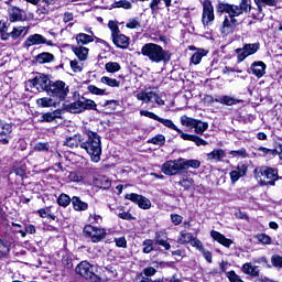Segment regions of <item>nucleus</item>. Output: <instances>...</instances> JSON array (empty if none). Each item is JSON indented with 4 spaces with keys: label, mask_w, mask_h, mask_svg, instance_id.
<instances>
[{
    "label": "nucleus",
    "mask_w": 282,
    "mask_h": 282,
    "mask_svg": "<svg viewBox=\"0 0 282 282\" xmlns=\"http://www.w3.org/2000/svg\"><path fill=\"white\" fill-rule=\"evenodd\" d=\"M217 12L226 13L223 24L220 26V33L223 36H228V34H232L235 30H237L238 25L241 24V20L239 17L243 14V11H240L239 8L235 7V4H230L227 2H220L217 6Z\"/></svg>",
    "instance_id": "f257e3e1"
},
{
    "label": "nucleus",
    "mask_w": 282,
    "mask_h": 282,
    "mask_svg": "<svg viewBox=\"0 0 282 282\" xmlns=\"http://www.w3.org/2000/svg\"><path fill=\"white\" fill-rule=\"evenodd\" d=\"M84 142L80 144V149H84L86 153L90 156L91 162H100V155H102V141L100 140L99 134L91 130H85Z\"/></svg>",
    "instance_id": "f03ea898"
},
{
    "label": "nucleus",
    "mask_w": 282,
    "mask_h": 282,
    "mask_svg": "<svg viewBox=\"0 0 282 282\" xmlns=\"http://www.w3.org/2000/svg\"><path fill=\"white\" fill-rule=\"evenodd\" d=\"M141 54L147 56L151 63H169L171 53L155 43H147L141 48Z\"/></svg>",
    "instance_id": "7ed1b4c3"
},
{
    "label": "nucleus",
    "mask_w": 282,
    "mask_h": 282,
    "mask_svg": "<svg viewBox=\"0 0 282 282\" xmlns=\"http://www.w3.org/2000/svg\"><path fill=\"white\" fill-rule=\"evenodd\" d=\"M254 176L262 186H268V184L274 186V183L276 180H279V170L268 166H260L254 170Z\"/></svg>",
    "instance_id": "20e7f679"
},
{
    "label": "nucleus",
    "mask_w": 282,
    "mask_h": 282,
    "mask_svg": "<svg viewBox=\"0 0 282 282\" xmlns=\"http://www.w3.org/2000/svg\"><path fill=\"white\" fill-rule=\"evenodd\" d=\"M46 94L54 98H58V100H65V98H67V94H69V86H67L63 80L51 82Z\"/></svg>",
    "instance_id": "39448f33"
},
{
    "label": "nucleus",
    "mask_w": 282,
    "mask_h": 282,
    "mask_svg": "<svg viewBox=\"0 0 282 282\" xmlns=\"http://www.w3.org/2000/svg\"><path fill=\"white\" fill-rule=\"evenodd\" d=\"M181 124L183 127H189L191 129H194L197 135H204V131L208 130V122L191 118L186 115L181 117Z\"/></svg>",
    "instance_id": "423d86ee"
},
{
    "label": "nucleus",
    "mask_w": 282,
    "mask_h": 282,
    "mask_svg": "<svg viewBox=\"0 0 282 282\" xmlns=\"http://www.w3.org/2000/svg\"><path fill=\"white\" fill-rule=\"evenodd\" d=\"M161 171L164 175H169L170 177L173 175H180L182 173V159L177 160H169L161 165Z\"/></svg>",
    "instance_id": "0eeeda50"
},
{
    "label": "nucleus",
    "mask_w": 282,
    "mask_h": 282,
    "mask_svg": "<svg viewBox=\"0 0 282 282\" xmlns=\"http://www.w3.org/2000/svg\"><path fill=\"white\" fill-rule=\"evenodd\" d=\"M261 44L259 42L252 44H245L242 48H236L237 61L238 63H243L248 56H252V54H257Z\"/></svg>",
    "instance_id": "6e6552de"
},
{
    "label": "nucleus",
    "mask_w": 282,
    "mask_h": 282,
    "mask_svg": "<svg viewBox=\"0 0 282 282\" xmlns=\"http://www.w3.org/2000/svg\"><path fill=\"white\" fill-rule=\"evenodd\" d=\"M137 100H140L141 102H145V105H149V102H152L153 100H155L156 105H159L160 107H163L164 101L162 98H160V96L158 95V93H155V90H151V89H145L143 91H140L135 95Z\"/></svg>",
    "instance_id": "1a4fd4ad"
},
{
    "label": "nucleus",
    "mask_w": 282,
    "mask_h": 282,
    "mask_svg": "<svg viewBox=\"0 0 282 282\" xmlns=\"http://www.w3.org/2000/svg\"><path fill=\"white\" fill-rule=\"evenodd\" d=\"M84 232L86 237H89L93 243H99V241H102V239H105V236L107 235V231L105 229L94 227L91 225L85 226Z\"/></svg>",
    "instance_id": "9d476101"
},
{
    "label": "nucleus",
    "mask_w": 282,
    "mask_h": 282,
    "mask_svg": "<svg viewBox=\"0 0 282 282\" xmlns=\"http://www.w3.org/2000/svg\"><path fill=\"white\" fill-rule=\"evenodd\" d=\"M29 83H31L32 87L37 89V91H47L52 80H50L47 75L37 73L33 79L29 80Z\"/></svg>",
    "instance_id": "9b49d317"
},
{
    "label": "nucleus",
    "mask_w": 282,
    "mask_h": 282,
    "mask_svg": "<svg viewBox=\"0 0 282 282\" xmlns=\"http://www.w3.org/2000/svg\"><path fill=\"white\" fill-rule=\"evenodd\" d=\"M253 1L257 6V9H256L257 13H252V19H256L257 21L265 17V14L263 13L264 6H268L269 8H276V6H279V1L276 0H253Z\"/></svg>",
    "instance_id": "f8f14e48"
},
{
    "label": "nucleus",
    "mask_w": 282,
    "mask_h": 282,
    "mask_svg": "<svg viewBox=\"0 0 282 282\" xmlns=\"http://www.w3.org/2000/svg\"><path fill=\"white\" fill-rule=\"evenodd\" d=\"M94 270H96L94 264L89 263L88 261H82L79 264H77L75 272L84 279H90L96 273Z\"/></svg>",
    "instance_id": "ddd939ff"
},
{
    "label": "nucleus",
    "mask_w": 282,
    "mask_h": 282,
    "mask_svg": "<svg viewBox=\"0 0 282 282\" xmlns=\"http://www.w3.org/2000/svg\"><path fill=\"white\" fill-rule=\"evenodd\" d=\"M25 44L28 47H32V45H48V47H54V42H52V40H47L39 33L30 35L26 39Z\"/></svg>",
    "instance_id": "4468645a"
},
{
    "label": "nucleus",
    "mask_w": 282,
    "mask_h": 282,
    "mask_svg": "<svg viewBox=\"0 0 282 282\" xmlns=\"http://www.w3.org/2000/svg\"><path fill=\"white\" fill-rule=\"evenodd\" d=\"M126 199H130V202L138 204V206L140 208H143V210H149V208H151V200L140 194H135V193L127 194Z\"/></svg>",
    "instance_id": "2eb2a0df"
},
{
    "label": "nucleus",
    "mask_w": 282,
    "mask_h": 282,
    "mask_svg": "<svg viewBox=\"0 0 282 282\" xmlns=\"http://www.w3.org/2000/svg\"><path fill=\"white\" fill-rule=\"evenodd\" d=\"M213 21H215V9L210 1H206L203 4L202 22L204 25H208L209 23H213Z\"/></svg>",
    "instance_id": "dca6fc26"
},
{
    "label": "nucleus",
    "mask_w": 282,
    "mask_h": 282,
    "mask_svg": "<svg viewBox=\"0 0 282 282\" xmlns=\"http://www.w3.org/2000/svg\"><path fill=\"white\" fill-rule=\"evenodd\" d=\"M248 173V165L246 163H238L237 167L229 173L231 184H237L241 177Z\"/></svg>",
    "instance_id": "f3484780"
},
{
    "label": "nucleus",
    "mask_w": 282,
    "mask_h": 282,
    "mask_svg": "<svg viewBox=\"0 0 282 282\" xmlns=\"http://www.w3.org/2000/svg\"><path fill=\"white\" fill-rule=\"evenodd\" d=\"M8 15L11 23H17L18 21H25L28 19V14L25 13V11L21 10L18 7H10L8 9Z\"/></svg>",
    "instance_id": "a211bd4d"
},
{
    "label": "nucleus",
    "mask_w": 282,
    "mask_h": 282,
    "mask_svg": "<svg viewBox=\"0 0 282 282\" xmlns=\"http://www.w3.org/2000/svg\"><path fill=\"white\" fill-rule=\"evenodd\" d=\"M10 135H12V123L0 120V144H10Z\"/></svg>",
    "instance_id": "6ab92c4d"
},
{
    "label": "nucleus",
    "mask_w": 282,
    "mask_h": 282,
    "mask_svg": "<svg viewBox=\"0 0 282 282\" xmlns=\"http://www.w3.org/2000/svg\"><path fill=\"white\" fill-rule=\"evenodd\" d=\"M267 68L268 66L262 61L253 62L250 66L249 74H252L256 78H263Z\"/></svg>",
    "instance_id": "aec40b11"
},
{
    "label": "nucleus",
    "mask_w": 282,
    "mask_h": 282,
    "mask_svg": "<svg viewBox=\"0 0 282 282\" xmlns=\"http://www.w3.org/2000/svg\"><path fill=\"white\" fill-rule=\"evenodd\" d=\"M85 138L82 134H74L73 137L66 138L64 141V147H68L69 149H78L84 142Z\"/></svg>",
    "instance_id": "412c9836"
},
{
    "label": "nucleus",
    "mask_w": 282,
    "mask_h": 282,
    "mask_svg": "<svg viewBox=\"0 0 282 282\" xmlns=\"http://www.w3.org/2000/svg\"><path fill=\"white\" fill-rule=\"evenodd\" d=\"M215 101L219 102V105H226V107H232V105H239V102H242L241 99H236L228 95H216Z\"/></svg>",
    "instance_id": "4be33fe9"
},
{
    "label": "nucleus",
    "mask_w": 282,
    "mask_h": 282,
    "mask_svg": "<svg viewBox=\"0 0 282 282\" xmlns=\"http://www.w3.org/2000/svg\"><path fill=\"white\" fill-rule=\"evenodd\" d=\"M210 237L214 239V241H217L221 246H225V248H230L232 246V240L226 238L221 232L212 230L210 231Z\"/></svg>",
    "instance_id": "5701e85b"
},
{
    "label": "nucleus",
    "mask_w": 282,
    "mask_h": 282,
    "mask_svg": "<svg viewBox=\"0 0 282 282\" xmlns=\"http://www.w3.org/2000/svg\"><path fill=\"white\" fill-rule=\"evenodd\" d=\"M94 186L97 188H104V191H107V188H111V180L105 175L96 176L93 180Z\"/></svg>",
    "instance_id": "b1692460"
},
{
    "label": "nucleus",
    "mask_w": 282,
    "mask_h": 282,
    "mask_svg": "<svg viewBox=\"0 0 282 282\" xmlns=\"http://www.w3.org/2000/svg\"><path fill=\"white\" fill-rule=\"evenodd\" d=\"M111 40L116 47H119L121 50H127V47H129V37L124 34L119 33L111 37Z\"/></svg>",
    "instance_id": "393cba45"
},
{
    "label": "nucleus",
    "mask_w": 282,
    "mask_h": 282,
    "mask_svg": "<svg viewBox=\"0 0 282 282\" xmlns=\"http://www.w3.org/2000/svg\"><path fill=\"white\" fill-rule=\"evenodd\" d=\"M226 158V152L223 149H215L207 153V162H221Z\"/></svg>",
    "instance_id": "a878e982"
},
{
    "label": "nucleus",
    "mask_w": 282,
    "mask_h": 282,
    "mask_svg": "<svg viewBox=\"0 0 282 282\" xmlns=\"http://www.w3.org/2000/svg\"><path fill=\"white\" fill-rule=\"evenodd\" d=\"M55 59H56V57H54V54L48 53V52L40 53L34 57V61L37 62L40 65H45L47 63H54Z\"/></svg>",
    "instance_id": "bb28decb"
},
{
    "label": "nucleus",
    "mask_w": 282,
    "mask_h": 282,
    "mask_svg": "<svg viewBox=\"0 0 282 282\" xmlns=\"http://www.w3.org/2000/svg\"><path fill=\"white\" fill-rule=\"evenodd\" d=\"M28 35L26 26H14L11 32H9V39L17 41V39H21V36Z\"/></svg>",
    "instance_id": "cd10ccee"
},
{
    "label": "nucleus",
    "mask_w": 282,
    "mask_h": 282,
    "mask_svg": "<svg viewBox=\"0 0 282 282\" xmlns=\"http://www.w3.org/2000/svg\"><path fill=\"white\" fill-rule=\"evenodd\" d=\"M242 272L248 276H259V267L253 265L252 262H247L242 265Z\"/></svg>",
    "instance_id": "c85d7f7f"
},
{
    "label": "nucleus",
    "mask_w": 282,
    "mask_h": 282,
    "mask_svg": "<svg viewBox=\"0 0 282 282\" xmlns=\"http://www.w3.org/2000/svg\"><path fill=\"white\" fill-rule=\"evenodd\" d=\"M72 51L79 61H87V56H89V48L85 46H73Z\"/></svg>",
    "instance_id": "c756f323"
},
{
    "label": "nucleus",
    "mask_w": 282,
    "mask_h": 282,
    "mask_svg": "<svg viewBox=\"0 0 282 282\" xmlns=\"http://www.w3.org/2000/svg\"><path fill=\"white\" fill-rule=\"evenodd\" d=\"M76 42H77V45L82 46L83 45H89V43H94V35H89V34H86V33H79L76 35Z\"/></svg>",
    "instance_id": "7c9ffc66"
},
{
    "label": "nucleus",
    "mask_w": 282,
    "mask_h": 282,
    "mask_svg": "<svg viewBox=\"0 0 282 282\" xmlns=\"http://www.w3.org/2000/svg\"><path fill=\"white\" fill-rule=\"evenodd\" d=\"M181 164L183 171H186V169H199L202 166V162L195 159L186 160L181 158Z\"/></svg>",
    "instance_id": "2f4dec72"
},
{
    "label": "nucleus",
    "mask_w": 282,
    "mask_h": 282,
    "mask_svg": "<svg viewBox=\"0 0 282 282\" xmlns=\"http://www.w3.org/2000/svg\"><path fill=\"white\" fill-rule=\"evenodd\" d=\"M208 54V52L204 48H199L197 52H195L192 57H191V63H193V65H199L202 63V59L204 58V56H206Z\"/></svg>",
    "instance_id": "473e14b6"
},
{
    "label": "nucleus",
    "mask_w": 282,
    "mask_h": 282,
    "mask_svg": "<svg viewBox=\"0 0 282 282\" xmlns=\"http://www.w3.org/2000/svg\"><path fill=\"white\" fill-rule=\"evenodd\" d=\"M73 208L75 210H87L89 208V205L83 200L78 196H74L72 198Z\"/></svg>",
    "instance_id": "72a5a7b5"
},
{
    "label": "nucleus",
    "mask_w": 282,
    "mask_h": 282,
    "mask_svg": "<svg viewBox=\"0 0 282 282\" xmlns=\"http://www.w3.org/2000/svg\"><path fill=\"white\" fill-rule=\"evenodd\" d=\"M149 144H155L156 147H164L166 144V137L164 134H156L152 139L148 140Z\"/></svg>",
    "instance_id": "f704fd0d"
},
{
    "label": "nucleus",
    "mask_w": 282,
    "mask_h": 282,
    "mask_svg": "<svg viewBox=\"0 0 282 282\" xmlns=\"http://www.w3.org/2000/svg\"><path fill=\"white\" fill-rule=\"evenodd\" d=\"M37 215L42 217V219H45L48 217V219H52L53 221L56 220V216L52 214V207H45L37 210Z\"/></svg>",
    "instance_id": "c9c22d12"
},
{
    "label": "nucleus",
    "mask_w": 282,
    "mask_h": 282,
    "mask_svg": "<svg viewBox=\"0 0 282 282\" xmlns=\"http://www.w3.org/2000/svg\"><path fill=\"white\" fill-rule=\"evenodd\" d=\"M68 111H70V113H83L84 108H83V100H77L72 102L68 106Z\"/></svg>",
    "instance_id": "e433bc0d"
},
{
    "label": "nucleus",
    "mask_w": 282,
    "mask_h": 282,
    "mask_svg": "<svg viewBox=\"0 0 282 282\" xmlns=\"http://www.w3.org/2000/svg\"><path fill=\"white\" fill-rule=\"evenodd\" d=\"M56 118H61V110H55L53 112H46L42 116L43 122H54Z\"/></svg>",
    "instance_id": "4c0bfd02"
},
{
    "label": "nucleus",
    "mask_w": 282,
    "mask_h": 282,
    "mask_svg": "<svg viewBox=\"0 0 282 282\" xmlns=\"http://www.w3.org/2000/svg\"><path fill=\"white\" fill-rule=\"evenodd\" d=\"M100 83L102 85H107V87H120V82L116 78L102 76L100 78Z\"/></svg>",
    "instance_id": "58836bf2"
},
{
    "label": "nucleus",
    "mask_w": 282,
    "mask_h": 282,
    "mask_svg": "<svg viewBox=\"0 0 282 282\" xmlns=\"http://www.w3.org/2000/svg\"><path fill=\"white\" fill-rule=\"evenodd\" d=\"M191 241H193V234L181 231L180 238L177 239V243H181L182 246H184V243H191Z\"/></svg>",
    "instance_id": "ea45409f"
},
{
    "label": "nucleus",
    "mask_w": 282,
    "mask_h": 282,
    "mask_svg": "<svg viewBox=\"0 0 282 282\" xmlns=\"http://www.w3.org/2000/svg\"><path fill=\"white\" fill-rule=\"evenodd\" d=\"M36 105L39 107H54V105H56V101L51 97H44V98L37 99Z\"/></svg>",
    "instance_id": "a19ab883"
},
{
    "label": "nucleus",
    "mask_w": 282,
    "mask_h": 282,
    "mask_svg": "<svg viewBox=\"0 0 282 282\" xmlns=\"http://www.w3.org/2000/svg\"><path fill=\"white\" fill-rule=\"evenodd\" d=\"M105 69L108 74H116V72H120L121 67L118 62H108L105 65Z\"/></svg>",
    "instance_id": "79ce46f5"
},
{
    "label": "nucleus",
    "mask_w": 282,
    "mask_h": 282,
    "mask_svg": "<svg viewBox=\"0 0 282 282\" xmlns=\"http://www.w3.org/2000/svg\"><path fill=\"white\" fill-rule=\"evenodd\" d=\"M87 90L89 94H93L94 96H107V89L98 88L95 85H88Z\"/></svg>",
    "instance_id": "37998d69"
},
{
    "label": "nucleus",
    "mask_w": 282,
    "mask_h": 282,
    "mask_svg": "<svg viewBox=\"0 0 282 282\" xmlns=\"http://www.w3.org/2000/svg\"><path fill=\"white\" fill-rule=\"evenodd\" d=\"M178 184L180 186H183L185 191H188V188H193V186H195V180L192 177H182Z\"/></svg>",
    "instance_id": "c03bdc74"
},
{
    "label": "nucleus",
    "mask_w": 282,
    "mask_h": 282,
    "mask_svg": "<svg viewBox=\"0 0 282 282\" xmlns=\"http://www.w3.org/2000/svg\"><path fill=\"white\" fill-rule=\"evenodd\" d=\"M153 243L154 242L151 239L143 240V242H142V246H143L142 252L144 254H151V252H153V250H154Z\"/></svg>",
    "instance_id": "a18cd8bd"
},
{
    "label": "nucleus",
    "mask_w": 282,
    "mask_h": 282,
    "mask_svg": "<svg viewBox=\"0 0 282 282\" xmlns=\"http://www.w3.org/2000/svg\"><path fill=\"white\" fill-rule=\"evenodd\" d=\"M158 122H161V124H163V127H166L167 129H171L172 131H177L180 129V128H177V126H175V123L171 119H164V118L159 117Z\"/></svg>",
    "instance_id": "49530a36"
},
{
    "label": "nucleus",
    "mask_w": 282,
    "mask_h": 282,
    "mask_svg": "<svg viewBox=\"0 0 282 282\" xmlns=\"http://www.w3.org/2000/svg\"><path fill=\"white\" fill-rule=\"evenodd\" d=\"M58 206H63L66 208V206H69L72 204V198L67 194H61L57 198Z\"/></svg>",
    "instance_id": "de8ad7c7"
},
{
    "label": "nucleus",
    "mask_w": 282,
    "mask_h": 282,
    "mask_svg": "<svg viewBox=\"0 0 282 282\" xmlns=\"http://www.w3.org/2000/svg\"><path fill=\"white\" fill-rule=\"evenodd\" d=\"M108 28L111 32V39H113L115 36H117L118 34H120V26H118V22L110 20L108 22Z\"/></svg>",
    "instance_id": "09e8293b"
},
{
    "label": "nucleus",
    "mask_w": 282,
    "mask_h": 282,
    "mask_svg": "<svg viewBox=\"0 0 282 282\" xmlns=\"http://www.w3.org/2000/svg\"><path fill=\"white\" fill-rule=\"evenodd\" d=\"M229 155L231 158H242V159H246V158H248V151L246 150V148H241L239 150H231L229 152Z\"/></svg>",
    "instance_id": "8fccbe9b"
},
{
    "label": "nucleus",
    "mask_w": 282,
    "mask_h": 282,
    "mask_svg": "<svg viewBox=\"0 0 282 282\" xmlns=\"http://www.w3.org/2000/svg\"><path fill=\"white\" fill-rule=\"evenodd\" d=\"M0 36L2 41L10 39V32H8V23L0 21Z\"/></svg>",
    "instance_id": "3c124183"
},
{
    "label": "nucleus",
    "mask_w": 282,
    "mask_h": 282,
    "mask_svg": "<svg viewBox=\"0 0 282 282\" xmlns=\"http://www.w3.org/2000/svg\"><path fill=\"white\" fill-rule=\"evenodd\" d=\"M34 151H37L39 153H47L50 152V143L45 142H37L34 145Z\"/></svg>",
    "instance_id": "603ef678"
},
{
    "label": "nucleus",
    "mask_w": 282,
    "mask_h": 282,
    "mask_svg": "<svg viewBox=\"0 0 282 282\" xmlns=\"http://www.w3.org/2000/svg\"><path fill=\"white\" fill-rule=\"evenodd\" d=\"M235 8L240 9V12H250V10H252V6H250V0H241L238 6L235 4Z\"/></svg>",
    "instance_id": "864d4df0"
},
{
    "label": "nucleus",
    "mask_w": 282,
    "mask_h": 282,
    "mask_svg": "<svg viewBox=\"0 0 282 282\" xmlns=\"http://www.w3.org/2000/svg\"><path fill=\"white\" fill-rule=\"evenodd\" d=\"M115 8H123V10H131L133 4L129 0H120L113 3Z\"/></svg>",
    "instance_id": "5fc2aeb1"
},
{
    "label": "nucleus",
    "mask_w": 282,
    "mask_h": 282,
    "mask_svg": "<svg viewBox=\"0 0 282 282\" xmlns=\"http://www.w3.org/2000/svg\"><path fill=\"white\" fill-rule=\"evenodd\" d=\"M82 106H83L84 111L96 109V101H94L91 99H84V100H82Z\"/></svg>",
    "instance_id": "6e6d98bb"
},
{
    "label": "nucleus",
    "mask_w": 282,
    "mask_h": 282,
    "mask_svg": "<svg viewBox=\"0 0 282 282\" xmlns=\"http://www.w3.org/2000/svg\"><path fill=\"white\" fill-rule=\"evenodd\" d=\"M226 276L227 279L230 281V282H245L241 276H239V274H237V272L235 271H228L226 273Z\"/></svg>",
    "instance_id": "4d7b16f0"
},
{
    "label": "nucleus",
    "mask_w": 282,
    "mask_h": 282,
    "mask_svg": "<svg viewBox=\"0 0 282 282\" xmlns=\"http://www.w3.org/2000/svg\"><path fill=\"white\" fill-rule=\"evenodd\" d=\"M10 252V243L3 242V240L0 239V257H6Z\"/></svg>",
    "instance_id": "13d9d810"
},
{
    "label": "nucleus",
    "mask_w": 282,
    "mask_h": 282,
    "mask_svg": "<svg viewBox=\"0 0 282 282\" xmlns=\"http://www.w3.org/2000/svg\"><path fill=\"white\" fill-rule=\"evenodd\" d=\"M258 241H260V243H263L264 246H270V243H272V238H270V236L265 234H260L258 235Z\"/></svg>",
    "instance_id": "bf43d9fd"
},
{
    "label": "nucleus",
    "mask_w": 282,
    "mask_h": 282,
    "mask_svg": "<svg viewBox=\"0 0 282 282\" xmlns=\"http://www.w3.org/2000/svg\"><path fill=\"white\" fill-rule=\"evenodd\" d=\"M140 116H144L145 118H150L151 120H156V122L160 120V116L149 110H140Z\"/></svg>",
    "instance_id": "052dcab7"
},
{
    "label": "nucleus",
    "mask_w": 282,
    "mask_h": 282,
    "mask_svg": "<svg viewBox=\"0 0 282 282\" xmlns=\"http://www.w3.org/2000/svg\"><path fill=\"white\" fill-rule=\"evenodd\" d=\"M189 243L191 246H193V248H197L199 252L204 250V245L202 243V241L193 236H192V240H189Z\"/></svg>",
    "instance_id": "680f3d73"
},
{
    "label": "nucleus",
    "mask_w": 282,
    "mask_h": 282,
    "mask_svg": "<svg viewBox=\"0 0 282 282\" xmlns=\"http://www.w3.org/2000/svg\"><path fill=\"white\" fill-rule=\"evenodd\" d=\"M171 221L174 226H180L182 221H184V217L180 216L178 214H171Z\"/></svg>",
    "instance_id": "e2e57ef3"
},
{
    "label": "nucleus",
    "mask_w": 282,
    "mask_h": 282,
    "mask_svg": "<svg viewBox=\"0 0 282 282\" xmlns=\"http://www.w3.org/2000/svg\"><path fill=\"white\" fill-rule=\"evenodd\" d=\"M70 69H73L75 73H80L83 72V66L78 63V61L74 59L70 61Z\"/></svg>",
    "instance_id": "0e129e2a"
},
{
    "label": "nucleus",
    "mask_w": 282,
    "mask_h": 282,
    "mask_svg": "<svg viewBox=\"0 0 282 282\" xmlns=\"http://www.w3.org/2000/svg\"><path fill=\"white\" fill-rule=\"evenodd\" d=\"M115 243L117 248H127V238L124 237L115 238Z\"/></svg>",
    "instance_id": "69168bd1"
},
{
    "label": "nucleus",
    "mask_w": 282,
    "mask_h": 282,
    "mask_svg": "<svg viewBox=\"0 0 282 282\" xmlns=\"http://www.w3.org/2000/svg\"><path fill=\"white\" fill-rule=\"evenodd\" d=\"M272 265L274 268H282V257L281 256H273L271 258Z\"/></svg>",
    "instance_id": "338daca9"
},
{
    "label": "nucleus",
    "mask_w": 282,
    "mask_h": 282,
    "mask_svg": "<svg viewBox=\"0 0 282 282\" xmlns=\"http://www.w3.org/2000/svg\"><path fill=\"white\" fill-rule=\"evenodd\" d=\"M126 28L129 30H137V28H140V22L135 19L129 20V22L126 24Z\"/></svg>",
    "instance_id": "774afa93"
}]
</instances>
